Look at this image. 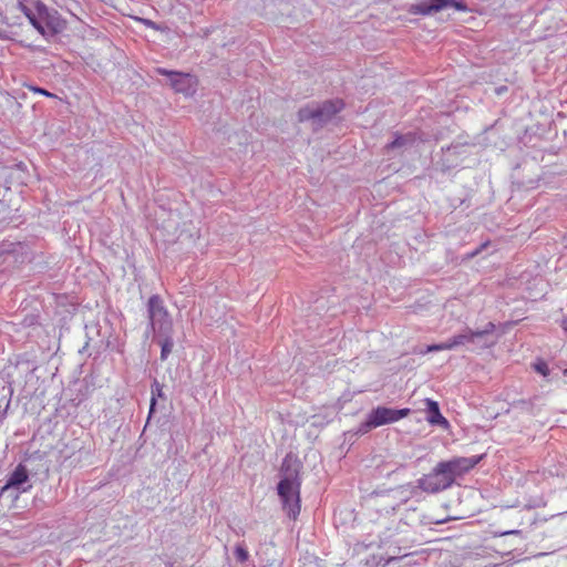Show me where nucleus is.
Wrapping results in <instances>:
<instances>
[{
    "mask_svg": "<svg viewBox=\"0 0 567 567\" xmlns=\"http://www.w3.org/2000/svg\"><path fill=\"white\" fill-rule=\"evenodd\" d=\"M300 468L301 464L296 456L291 454L286 455L280 468L281 478L277 486L284 509L293 519L300 513Z\"/></svg>",
    "mask_w": 567,
    "mask_h": 567,
    "instance_id": "1",
    "label": "nucleus"
},
{
    "mask_svg": "<svg viewBox=\"0 0 567 567\" xmlns=\"http://www.w3.org/2000/svg\"><path fill=\"white\" fill-rule=\"evenodd\" d=\"M20 8L30 23L43 35H53L62 30V21L55 10L37 1L34 9L20 3Z\"/></svg>",
    "mask_w": 567,
    "mask_h": 567,
    "instance_id": "2",
    "label": "nucleus"
},
{
    "mask_svg": "<svg viewBox=\"0 0 567 567\" xmlns=\"http://www.w3.org/2000/svg\"><path fill=\"white\" fill-rule=\"evenodd\" d=\"M410 414V409H391L378 406L368 414L367 420L360 424L358 433L364 434L370 430L394 423Z\"/></svg>",
    "mask_w": 567,
    "mask_h": 567,
    "instance_id": "3",
    "label": "nucleus"
},
{
    "mask_svg": "<svg viewBox=\"0 0 567 567\" xmlns=\"http://www.w3.org/2000/svg\"><path fill=\"white\" fill-rule=\"evenodd\" d=\"M147 310L151 326L155 332L158 334L172 332V319L159 296L154 295L148 299Z\"/></svg>",
    "mask_w": 567,
    "mask_h": 567,
    "instance_id": "4",
    "label": "nucleus"
},
{
    "mask_svg": "<svg viewBox=\"0 0 567 567\" xmlns=\"http://www.w3.org/2000/svg\"><path fill=\"white\" fill-rule=\"evenodd\" d=\"M453 483L447 470L440 462L431 473L419 480V487L427 493H437L451 487Z\"/></svg>",
    "mask_w": 567,
    "mask_h": 567,
    "instance_id": "5",
    "label": "nucleus"
},
{
    "mask_svg": "<svg viewBox=\"0 0 567 567\" xmlns=\"http://www.w3.org/2000/svg\"><path fill=\"white\" fill-rule=\"evenodd\" d=\"M454 8L457 11H467V6L464 1L458 0H427L416 4H412L410 13L421 16H432L441 10Z\"/></svg>",
    "mask_w": 567,
    "mask_h": 567,
    "instance_id": "6",
    "label": "nucleus"
},
{
    "mask_svg": "<svg viewBox=\"0 0 567 567\" xmlns=\"http://www.w3.org/2000/svg\"><path fill=\"white\" fill-rule=\"evenodd\" d=\"M32 488L29 472L23 464H19L12 473L9 474L7 483L1 488L0 494L14 492L16 497L21 493H27Z\"/></svg>",
    "mask_w": 567,
    "mask_h": 567,
    "instance_id": "7",
    "label": "nucleus"
},
{
    "mask_svg": "<svg viewBox=\"0 0 567 567\" xmlns=\"http://www.w3.org/2000/svg\"><path fill=\"white\" fill-rule=\"evenodd\" d=\"M156 72L169 78V84L175 92L183 93L185 95H192L195 93L197 81L195 76L189 73L169 71L163 68H158Z\"/></svg>",
    "mask_w": 567,
    "mask_h": 567,
    "instance_id": "8",
    "label": "nucleus"
},
{
    "mask_svg": "<svg viewBox=\"0 0 567 567\" xmlns=\"http://www.w3.org/2000/svg\"><path fill=\"white\" fill-rule=\"evenodd\" d=\"M481 458L482 456L454 457L442 463L454 482L457 476H461L472 470Z\"/></svg>",
    "mask_w": 567,
    "mask_h": 567,
    "instance_id": "9",
    "label": "nucleus"
},
{
    "mask_svg": "<svg viewBox=\"0 0 567 567\" xmlns=\"http://www.w3.org/2000/svg\"><path fill=\"white\" fill-rule=\"evenodd\" d=\"M494 331L495 324L493 322H488L482 330H472L467 328L463 332L453 336L454 344H456V347H462L470 343L472 344L476 339L486 338L488 334H493Z\"/></svg>",
    "mask_w": 567,
    "mask_h": 567,
    "instance_id": "10",
    "label": "nucleus"
},
{
    "mask_svg": "<svg viewBox=\"0 0 567 567\" xmlns=\"http://www.w3.org/2000/svg\"><path fill=\"white\" fill-rule=\"evenodd\" d=\"M316 109L318 125H322L343 109V102L341 100L326 101L320 105H316Z\"/></svg>",
    "mask_w": 567,
    "mask_h": 567,
    "instance_id": "11",
    "label": "nucleus"
},
{
    "mask_svg": "<svg viewBox=\"0 0 567 567\" xmlns=\"http://www.w3.org/2000/svg\"><path fill=\"white\" fill-rule=\"evenodd\" d=\"M426 405V421L432 425H439L443 429L450 426L449 421L441 414L439 403L432 399H425Z\"/></svg>",
    "mask_w": 567,
    "mask_h": 567,
    "instance_id": "12",
    "label": "nucleus"
},
{
    "mask_svg": "<svg viewBox=\"0 0 567 567\" xmlns=\"http://www.w3.org/2000/svg\"><path fill=\"white\" fill-rule=\"evenodd\" d=\"M158 336L161 338V340H158L161 346V360L165 361L173 350L174 340L172 338V332L159 333Z\"/></svg>",
    "mask_w": 567,
    "mask_h": 567,
    "instance_id": "13",
    "label": "nucleus"
},
{
    "mask_svg": "<svg viewBox=\"0 0 567 567\" xmlns=\"http://www.w3.org/2000/svg\"><path fill=\"white\" fill-rule=\"evenodd\" d=\"M151 404H150V415L154 412L157 398H163V385L157 381L154 380V382L151 385Z\"/></svg>",
    "mask_w": 567,
    "mask_h": 567,
    "instance_id": "14",
    "label": "nucleus"
},
{
    "mask_svg": "<svg viewBox=\"0 0 567 567\" xmlns=\"http://www.w3.org/2000/svg\"><path fill=\"white\" fill-rule=\"evenodd\" d=\"M298 118L300 122L312 120L316 124H318L316 105H307L300 109L298 112Z\"/></svg>",
    "mask_w": 567,
    "mask_h": 567,
    "instance_id": "15",
    "label": "nucleus"
},
{
    "mask_svg": "<svg viewBox=\"0 0 567 567\" xmlns=\"http://www.w3.org/2000/svg\"><path fill=\"white\" fill-rule=\"evenodd\" d=\"M412 141V136L410 134L400 135L394 138L389 145L388 148L395 150L405 147Z\"/></svg>",
    "mask_w": 567,
    "mask_h": 567,
    "instance_id": "16",
    "label": "nucleus"
},
{
    "mask_svg": "<svg viewBox=\"0 0 567 567\" xmlns=\"http://www.w3.org/2000/svg\"><path fill=\"white\" fill-rule=\"evenodd\" d=\"M491 336L492 334H488L486 338L476 339L473 344H475V347L478 348V349L491 348V347H493L496 343V340L492 339Z\"/></svg>",
    "mask_w": 567,
    "mask_h": 567,
    "instance_id": "17",
    "label": "nucleus"
},
{
    "mask_svg": "<svg viewBox=\"0 0 567 567\" xmlns=\"http://www.w3.org/2000/svg\"><path fill=\"white\" fill-rule=\"evenodd\" d=\"M234 554L236 559L240 563H245L249 558L248 550L240 544L236 546Z\"/></svg>",
    "mask_w": 567,
    "mask_h": 567,
    "instance_id": "18",
    "label": "nucleus"
},
{
    "mask_svg": "<svg viewBox=\"0 0 567 567\" xmlns=\"http://www.w3.org/2000/svg\"><path fill=\"white\" fill-rule=\"evenodd\" d=\"M534 368L538 373H540L544 377H547L549 374L548 365L543 361L536 363Z\"/></svg>",
    "mask_w": 567,
    "mask_h": 567,
    "instance_id": "19",
    "label": "nucleus"
},
{
    "mask_svg": "<svg viewBox=\"0 0 567 567\" xmlns=\"http://www.w3.org/2000/svg\"><path fill=\"white\" fill-rule=\"evenodd\" d=\"M551 473L557 476H561L563 478H567V465L559 464V466L556 467L555 472L551 471Z\"/></svg>",
    "mask_w": 567,
    "mask_h": 567,
    "instance_id": "20",
    "label": "nucleus"
},
{
    "mask_svg": "<svg viewBox=\"0 0 567 567\" xmlns=\"http://www.w3.org/2000/svg\"><path fill=\"white\" fill-rule=\"evenodd\" d=\"M441 351L443 350H452L457 348L456 344H454L453 337L446 340L445 342L440 343Z\"/></svg>",
    "mask_w": 567,
    "mask_h": 567,
    "instance_id": "21",
    "label": "nucleus"
},
{
    "mask_svg": "<svg viewBox=\"0 0 567 567\" xmlns=\"http://www.w3.org/2000/svg\"><path fill=\"white\" fill-rule=\"evenodd\" d=\"M434 351H441L440 343L427 346L424 351H421V353H429Z\"/></svg>",
    "mask_w": 567,
    "mask_h": 567,
    "instance_id": "22",
    "label": "nucleus"
},
{
    "mask_svg": "<svg viewBox=\"0 0 567 567\" xmlns=\"http://www.w3.org/2000/svg\"><path fill=\"white\" fill-rule=\"evenodd\" d=\"M31 90L39 94L45 95V96H52V94L50 92H48L47 90H44L42 87H31Z\"/></svg>",
    "mask_w": 567,
    "mask_h": 567,
    "instance_id": "23",
    "label": "nucleus"
},
{
    "mask_svg": "<svg viewBox=\"0 0 567 567\" xmlns=\"http://www.w3.org/2000/svg\"><path fill=\"white\" fill-rule=\"evenodd\" d=\"M544 505H545V502L540 497V498L535 499L532 504H529V507H540V506H544Z\"/></svg>",
    "mask_w": 567,
    "mask_h": 567,
    "instance_id": "24",
    "label": "nucleus"
},
{
    "mask_svg": "<svg viewBox=\"0 0 567 567\" xmlns=\"http://www.w3.org/2000/svg\"><path fill=\"white\" fill-rule=\"evenodd\" d=\"M518 533L517 530H512V532H507L506 534H516Z\"/></svg>",
    "mask_w": 567,
    "mask_h": 567,
    "instance_id": "25",
    "label": "nucleus"
},
{
    "mask_svg": "<svg viewBox=\"0 0 567 567\" xmlns=\"http://www.w3.org/2000/svg\"><path fill=\"white\" fill-rule=\"evenodd\" d=\"M564 375L567 377V368L564 370Z\"/></svg>",
    "mask_w": 567,
    "mask_h": 567,
    "instance_id": "26",
    "label": "nucleus"
}]
</instances>
